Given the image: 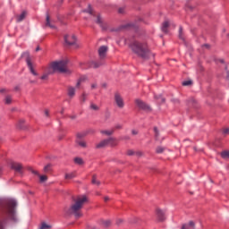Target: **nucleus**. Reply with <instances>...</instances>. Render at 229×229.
<instances>
[{
  "label": "nucleus",
  "instance_id": "1",
  "mask_svg": "<svg viewBox=\"0 0 229 229\" xmlns=\"http://www.w3.org/2000/svg\"><path fill=\"white\" fill-rule=\"evenodd\" d=\"M130 47L131 51H133L137 56L142 58V60H151V58H155V54L151 53L146 42L134 40L130 44Z\"/></svg>",
  "mask_w": 229,
  "mask_h": 229
},
{
  "label": "nucleus",
  "instance_id": "2",
  "mask_svg": "<svg viewBox=\"0 0 229 229\" xmlns=\"http://www.w3.org/2000/svg\"><path fill=\"white\" fill-rule=\"evenodd\" d=\"M17 207V201L15 199H10L5 201V203L1 206L2 216L4 219H10V221H17V212L15 208Z\"/></svg>",
  "mask_w": 229,
  "mask_h": 229
},
{
  "label": "nucleus",
  "instance_id": "3",
  "mask_svg": "<svg viewBox=\"0 0 229 229\" xmlns=\"http://www.w3.org/2000/svg\"><path fill=\"white\" fill-rule=\"evenodd\" d=\"M87 201H89V199H87L85 195L77 197L73 199L70 208L66 210V214L74 216L76 219L82 217L83 213H81V208H83V205H85Z\"/></svg>",
  "mask_w": 229,
  "mask_h": 229
},
{
  "label": "nucleus",
  "instance_id": "4",
  "mask_svg": "<svg viewBox=\"0 0 229 229\" xmlns=\"http://www.w3.org/2000/svg\"><path fill=\"white\" fill-rule=\"evenodd\" d=\"M50 69L57 72H69L67 60L55 61L50 64Z\"/></svg>",
  "mask_w": 229,
  "mask_h": 229
},
{
  "label": "nucleus",
  "instance_id": "5",
  "mask_svg": "<svg viewBox=\"0 0 229 229\" xmlns=\"http://www.w3.org/2000/svg\"><path fill=\"white\" fill-rule=\"evenodd\" d=\"M21 57L25 58V62H26L27 66L30 69L31 74H33V76H38V73L37 72H35V69H33V64L31 63V56H30V52H24L21 55Z\"/></svg>",
  "mask_w": 229,
  "mask_h": 229
},
{
  "label": "nucleus",
  "instance_id": "6",
  "mask_svg": "<svg viewBox=\"0 0 229 229\" xmlns=\"http://www.w3.org/2000/svg\"><path fill=\"white\" fill-rule=\"evenodd\" d=\"M88 13L89 15H94L96 17L95 22L102 28V30H106V26L103 23V18H101V15L99 14H94V11H92V7L89 6V9L87 10Z\"/></svg>",
  "mask_w": 229,
  "mask_h": 229
},
{
  "label": "nucleus",
  "instance_id": "7",
  "mask_svg": "<svg viewBox=\"0 0 229 229\" xmlns=\"http://www.w3.org/2000/svg\"><path fill=\"white\" fill-rule=\"evenodd\" d=\"M114 103L118 108H124V99L119 93L114 94Z\"/></svg>",
  "mask_w": 229,
  "mask_h": 229
},
{
  "label": "nucleus",
  "instance_id": "8",
  "mask_svg": "<svg viewBox=\"0 0 229 229\" xmlns=\"http://www.w3.org/2000/svg\"><path fill=\"white\" fill-rule=\"evenodd\" d=\"M135 103H136L137 106L140 107L141 110H145L146 112H150L151 106H149L144 101L138 98L135 100Z\"/></svg>",
  "mask_w": 229,
  "mask_h": 229
},
{
  "label": "nucleus",
  "instance_id": "9",
  "mask_svg": "<svg viewBox=\"0 0 229 229\" xmlns=\"http://www.w3.org/2000/svg\"><path fill=\"white\" fill-rule=\"evenodd\" d=\"M64 42L66 46H74L76 44V37L74 35H66Z\"/></svg>",
  "mask_w": 229,
  "mask_h": 229
},
{
  "label": "nucleus",
  "instance_id": "10",
  "mask_svg": "<svg viewBox=\"0 0 229 229\" xmlns=\"http://www.w3.org/2000/svg\"><path fill=\"white\" fill-rule=\"evenodd\" d=\"M156 216H157V219L159 223L164 222V220L165 219V211L157 208L156 210Z\"/></svg>",
  "mask_w": 229,
  "mask_h": 229
},
{
  "label": "nucleus",
  "instance_id": "11",
  "mask_svg": "<svg viewBox=\"0 0 229 229\" xmlns=\"http://www.w3.org/2000/svg\"><path fill=\"white\" fill-rule=\"evenodd\" d=\"M11 169H13L16 173H22V165L17 162H11L10 164Z\"/></svg>",
  "mask_w": 229,
  "mask_h": 229
},
{
  "label": "nucleus",
  "instance_id": "12",
  "mask_svg": "<svg viewBox=\"0 0 229 229\" xmlns=\"http://www.w3.org/2000/svg\"><path fill=\"white\" fill-rule=\"evenodd\" d=\"M108 51V47L102 46L99 47L98 49V55L101 60H103V58H105V56H106V52Z\"/></svg>",
  "mask_w": 229,
  "mask_h": 229
},
{
  "label": "nucleus",
  "instance_id": "13",
  "mask_svg": "<svg viewBox=\"0 0 229 229\" xmlns=\"http://www.w3.org/2000/svg\"><path fill=\"white\" fill-rule=\"evenodd\" d=\"M30 171L33 174L39 176V180H40L41 183H43L44 182H47V177L46 175H40L38 171L33 170V169H30Z\"/></svg>",
  "mask_w": 229,
  "mask_h": 229
},
{
  "label": "nucleus",
  "instance_id": "14",
  "mask_svg": "<svg viewBox=\"0 0 229 229\" xmlns=\"http://www.w3.org/2000/svg\"><path fill=\"white\" fill-rule=\"evenodd\" d=\"M101 65H103V62L97 63V62L92 61V62L89 63L88 67H90L93 69H98V67H101Z\"/></svg>",
  "mask_w": 229,
  "mask_h": 229
},
{
  "label": "nucleus",
  "instance_id": "15",
  "mask_svg": "<svg viewBox=\"0 0 229 229\" xmlns=\"http://www.w3.org/2000/svg\"><path fill=\"white\" fill-rule=\"evenodd\" d=\"M106 146H108V141L106 140H103L102 141H100L98 144L96 145V148L98 149H101L103 148H106Z\"/></svg>",
  "mask_w": 229,
  "mask_h": 229
},
{
  "label": "nucleus",
  "instance_id": "16",
  "mask_svg": "<svg viewBox=\"0 0 229 229\" xmlns=\"http://www.w3.org/2000/svg\"><path fill=\"white\" fill-rule=\"evenodd\" d=\"M107 140V146H117V140L114 137H110L106 139Z\"/></svg>",
  "mask_w": 229,
  "mask_h": 229
},
{
  "label": "nucleus",
  "instance_id": "17",
  "mask_svg": "<svg viewBox=\"0 0 229 229\" xmlns=\"http://www.w3.org/2000/svg\"><path fill=\"white\" fill-rule=\"evenodd\" d=\"M51 74H53V70H51V68H48L47 71H46L41 76V80H47L49 78V75Z\"/></svg>",
  "mask_w": 229,
  "mask_h": 229
},
{
  "label": "nucleus",
  "instance_id": "18",
  "mask_svg": "<svg viewBox=\"0 0 229 229\" xmlns=\"http://www.w3.org/2000/svg\"><path fill=\"white\" fill-rule=\"evenodd\" d=\"M168 28H169V21H165V22H163L162 27H161L163 33H167Z\"/></svg>",
  "mask_w": 229,
  "mask_h": 229
},
{
  "label": "nucleus",
  "instance_id": "19",
  "mask_svg": "<svg viewBox=\"0 0 229 229\" xmlns=\"http://www.w3.org/2000/svg\"><path fill=\"white\" fill-rule=\"evenodd\" d=\"M194 222L190 221L189 224H185L182 226V229H194Z\"/></svg>",
  "mask_w": 229,
  "mask_h": 229
},
{
  "label": "nucleus",
  "instance_id": "20",
  "mask_svg": "<svg viewBox=\"0 0 229 229\" xmlns=\"http://www.w3.org/2000/svg\"><path fill=\"white\" fill-rule=\"evenodd\" d=\"M46 26H47L48 28H51L52 30H55V25L52 24L51 19L49 18V15H47Z\"/></svg>",
  "mask_w": 229,
  "mask_h": 229
},
{
  "label": "nucleus",
  "instance_id": "21",
  "mask_svg": "<svg viewBox=\"0 0 229 229\" xmlns=\"http://www.w3.org/2000/svg\"><path fill=\"white\" fill-rule=\"evenodd\" d=\"M76 144L78 146H80V148H87V141L83 140H76Z\"/></svg>",
  "mask_w": 229,
  "mask_h": 229
},
{
  "label": "nucleus",
  "instance_id": "22",
  "mask_svg": "<svg viewBox=\"0 0 229 229\" xmlns=\"http://www.w3.org/2000/svg\"><path fill=\"white\" fill-rule=\"evenodd\" d=\"M26 11H23L20 15L17 16V22H22V20L26 19Z\"/></svg>",
  "mask_w": 229,
  "mask_h": 229
},
{
  "label": "nucleus",
  "instance_id": "23",
  "mask_svg": "<svg viewBox=\"0 0 229 229\" xmlns=\"http://www.w3.org/2000/svg\"><path fill=\"white\" fill-rule=\"evenodd\" d=\"M75 94H76V89L72 87H69L68 88V96H69V98H74Z\"/></svg>",
  "mask_w": 229,
  "mask_h": 229
},
{
  "label": "nucleus",
  "instance_id": "24",
  "mask_svg": "<svg viewBox=\"0 0 229 229\" xmlns=\"http://www.w3.org/2000/svg\"><path fill=\"white\" fill-rule=\"evenodd\" d=\"M127 155L129 157H133V155H136L137 157H142V152H135L133 150H128Z\"/></svg>",
  "mask_w": 229,
  "mask_h": 229
},
{
  "label": "nucleus",
  "instance_id": "25",
  "mask_svg": "<svg viewBox=\"0 0 229 229\" xmlns=\"http://www.w3.org/2000/svg\"><path fill=\"white\" fill-rule=\"evenodd\" d=\"M73 161L77 165H83L85 164V161H83V158L81 157H75Z\"/></svg>",
  "mask_w": 229,
  "mask_h": 229
},
{
  "label": "nucleus",
  "instance_id": "26",
  "mask_svg": "<svg viewBox=\"0 0 229 229\" xmlns=\"http://www.w3.org/2000/svg\"><path fill=\"white\" fill-rule=\"evenodd\" d=\"M86 80H87V77L81 76V77L78 80V81H77V83H76V88H77V89H80V85H81V84L83 83V81H86Z\"/></svg>",
  "mask_w": 229,
  "mask_h": 229
},
{
  "label": "nucleus",
  "instance_id": "27",
  "mask_svg": "<svg viewBox=\"0 0 229 229\" xmlns=\"http://www.w3.org/2000/svg\"><path fill=\"white\" fill-rule=\"evenodd\" d=\"M65 180H72V178H76V173L72 172L70 174H65Z\"/></svg>",
  "mask_w": 229,
  "mask_h": 229
},
{
  "label": "nucleus",
  "instance_id": "28",
  "mask_svg": "<svg viewBox=\"0 0 229 229\" xmlns=\"http://www.w3.org/2000/svg\"><path fill=\"white\" fill-rule=\"evenodd\" d=\"M91 183L93 185H98V186L101 185V182L98 180V177L96 175H93Z\"/></svg>",
  "mask_w": 229,
  "mask_h": 229
},
{
  "label": "nucleus",
  "instance_id": "29",
  "mask_svg": "<svg viewBox=\"0 0 229 229\" xmlns=\"http://www.w3.org/2000/svg\"><path fill=\"white\" fill-rule=\"evenodd\" d=\"M100 225L104 226L105 228H108V226L111 225L110 220H101Z\"/></svg>",
  "mask_w": 229,
  "mask_h": 229
},
{
  "label": "nucleus",
  "instance_id": "30",
  "mask_svg": "<svg viewBox=\"0 0 229 229\" xmlns=\"http://www.w3.org/2000/svg\"><path fill=\"white\" fill-rule=\"evenodd\" d=\"M114 131H115L114 129H111L109 131H101L102 135H114Z\"/></svg>",
  "mask_w": 229,
  "mask_h": 229
},
{
  "label": "nucleus",
  "instance_id": "31",
  "mask_svg": "<svg viewBox=\"0 0 229 229\" xmlns=\"http://www.w3.org/2000/svg\"><path fill=\"white\" fill-rule=\"evenodd\" d=\"M221 157H222V158L228 159L229 158V151L228 150L223 151L221 153Z\"/></svg>",
  "mask_w": 229,
  "mask_h": 229
},
{
  "label": "nucleus",
  "instance_id": "32",
  "mask_svg": "<svg viewBox=\"0 0 229 229\" xmlns=\"http://www.w3.org/2000/svg\"><path fill=\"white\" fill-rule=\"evenodd\" d=\"M5 105H12V96L8 95L5 97Z\"/></svg>",
  "mask_w": 229,
  "mask_h": 229
},
{
  "label": "nucleus",
  "instance_id": "33",
  "mask_svg": "<svg viewBox=\"0 0 229 229\" xmlns=\"http://www.w3.org/2000/svg\"><path fill=\"white\" fill-rule=\"evenodd\" d=\"M182 85H183V87H189V86L192 85V81H182Z\"/></svg>",
  "mask_w": 229,
  "mask_h": 229
},
{
  "label": "nucleus",
  "instance_id": "34",
  "mask_svg": "<svg viewBox=\"0 0 229 229\" xmlns=\"http://www.w3.org/2000/svg\"><path fill=\"white\" fill-rule=\"evenodd\" d=\"M87 101V94L83 93L81 97V103H85Z\"/></svg>",
  "mask_w": 229,
  "mask_h": 229
},
{
  "label": "nucleus",
  "instance_id": "35",
  "mask_svg": "<svg viewBox=\"0 0 229 229\" xmlns=\"http://www.w3.org/2000/svg\"><path fill=\"white\" fill-rule=\"evenodd\" d=\"M165 149V148H163V147H157V149H156V152H157V153H159V154H160V153H164Z\"/></svg>",
  "mask_w": 229,
  "mask_h": 229
},
{
  "label": "nucleus",
  "instance_id": "36",
  "mask_svg": "<svg viewBox=\"0 0 229 229\" xmlns=\"http://www.w3.org/2000/svg\"><path fill=\"white\" fill-rule=\"evenodd\" d=\"M182 31H183V29H182V27H180L179 29V38H181V40H183V35H182Z\"/></svg>",
  "mask_w": 229,
  "mask_h": 229
},
{
  "label": "nucleus",
  "instance_id": "37",
  "mask_svg": "<svg viewBox=\"0 0 229 229\" xmlns=\"http://www.w3.org/2000/svg\"><path fill=\"white\" fill-rule=\"evenodd\" d=\"M90 108L91 110H95V111L99 110V106H98L96 104H91Z\"/></svg>",
  "mask_w": 229,
  "mask_h": 229
},
{
  "label": "nucleus",
  "instance_id": "38",
  "mask_svg": "<svg viewBox=\"0 0 229 229\" xmlns=\"http://www.w3.org/2000/svg\"><path fill=\"white\" fill-rule=\"evenodd\" d=\"M25 121L24 120H20L18 122V128H20L21 130H22V124H24Z\"/></svg>",
  "mask_w": 229,
  "mask_h": 229
},
{
  "label": "nucleus",
  "instance_id": "39",
  "mask_svg": "<svg viewBox=\"0 0 229 229\" xmlns=\"http://www.w3.org/2000/svg\"><path fill=\"white\" fill-rule=\"evenodd\" d=\"M44 171H45V173H49V171H51V165H47L44 167Z\"/></svg>",
  "mask_w": 229,
  "mask_h": 229
},
{
  "label": "nucleus",
  "instance_id": "40",
  "mask_svg": "<svg viewBox=\"0 0 229 229\" xmlns=\"http://www.w3.org/2000/svg\"><path fill=\"white\" fill-rule=\"evenodd\" d=\"M123 28H135V24L133 23H128L126 25H123Z\"/></svg>",
  "mask_w": 229,
  "mask_h": 229
},
{
  "label": "nucleus",
  "instance_id": "41",
  "mask_svg": "<svg viewBox=\"0 0 229 229\" xmlns=\"http://www.w3.org/2000/svg\"><path fill=\"white\" fill-rule=\"evenodd\" d=\"M6 222L4 220H0V229H4V225Z\"/></svg>",
  "mask_w": 229,
  "mask_h": 229
},
{
  "label": "nucleus",
  "instance_id": "42",
  "mask_svg": "<svg viewBox=\"0 0 229 229\" xmlns=\"http://www.w3.org/2000/svg\"><path fill=\"white\" fill-rule=\"evenodd\" d=\"M156 99H161V103H164L165 101V99L164 98H162V96H155Z\"/></svg>",
  "mask_w": 229,
  "mask_h": 229
},
{
  "label": "nucleus",
  "instance_id": "43",
  "mask_svg": "<svg viewBox=\"0 0 229 229\" xmlns=\"http://www.w3.org/2000/svg\"><path fill=\"white\" fill-rule=\"evenodd\" d=\"M83 137H85V135H83L81 133H78L77 134V140H81V139H83Z\"/></svg>",
  "mask_w": 229,
  "mask_h": 229
},
{
  "label": "nucleus",
  "instance_id": "44",
  "mask_svg": "<svg viewBox=\"0 0 229 229\" xmlns=\"http://www.w3.org/2000/svg\"><path fill=\"white\" fill-rule=\"evenodd\" d=\"M223 133H224L225 135H229V128L224 129V130H223Z\"/></svg>",
  "mask_w": 229,
  "mask_h": 229
},
{
  "label": "nucleus",
  "instance_id": "45",
  "mask_svg": "<svg viewBox=\"0 0 229 229\" xmlns=\"http://www.w3.org/2000/svg\"><path fill=\"white\" fill-rule=\"evenodd\" d=\"M115 130H121V128H123V126L121 124H117L114 126Z\"/></svg>",
  "mask_w": 229,
  "mask_h": 229
},
{
  "label": "nucleus",
  "instance_id": "46",
  "mask_svg": "<svg viewBox=\"0 0 229 229\" xmlns=\"http://www.w3.org/2000/svg\"><path fill=\"white\" fill-rule=\"evenodd\" d=\"M154 131L156 133V137H158V129L157 127L154 128Z\"/></svg>",
  "mask_w": 229,
  "mask_h": 229
},
{
  "label": "nucleus",
  "instance_id": "47",
  "mask_svg": "<svg viewBox=\"0 0 229 229\" xmlns=\"http://www.w3.org/2000/svg\"><path fill=\"white\" fill-rule=\"evenodd\" d=\"M97 88H98V84H96V83L91 84V89H97Z\"/></svg>",
  "mask_w": 229,
  "mask_h": 229
},
{
  "label": "nucleus",
  "instance_id": "48",
  "mask_svg": "<svg viewBox=\"0 0 229 229\" xmlns=\"http://www.w3.org/2000/svg\"><path fill=\"white\" fill-rule=\"evenodd\" d=\"M131 133H132V135H138V134H139V131H135V130H132V131H131Z\"/></svg>",
  "mask_w": 229,
  "mask_h": 229
},
{
  "label": "nucleus",
  "instance_id": "49",
  "mask_svg": "<svg viewBox=\"0 0 229 229\" xmlns=\"http://www.w3.org/2000/svg\"><path fill=\"white\" fill-rule=\"evenodd\" d=\"M118 12H119V13H124V8H120V9L118 10Z\"/></svg>",
  "mask_w": 229,
  "mask_h": 229
},
{
  "label": "nucleus",
  "instance_id": "50",
  "mask_svg": "<svg viewBox=\"0 0 229 229\" xmlns=\"http://www.w3.org/2000/svg\"><path fill=\"white\" fill-rule=\"evenodd\" d=\"M45 115H46L47 117H49V111H48V110H46V111H45Z\"/></svg>",
  "mask_w": 229,
  "mask_h": 229
},
{
  "label": "nucleus",
  "instance_id": "51",
  "mask_svg": "<svg viewBox=\"0 0 229 229\" xmlns=\"http://www.w3.org/2000/svg\"><path fill=\"white\" fill-rule=\"evenodd\" d=\"M104 199H105V201H109V200H110V198L105 197Z\"/></svg>",
  "mask_w": 229,
  "mask_h": 229
},
{
  "label": "nucleus",
  "instance_id": "52",
  "mask_svg": "<svg viewBox=\"0 0 229 229\" xmlns=\"http://www.w3.org/2000/svg\"><path fill=\"white\" fill-rule=\"evenodd\" d=\"M203 47H208V48H209V47H210V45L206 44V45H204Z\"/></svg>",
  "mask_w": 229,
  "mask_h": 229
},
{
  "label": "nucleus",
  "instance_id": "53",
  "mask_svg": "<svg viewBox=\"0 0 229 229\" xmlns=\"http://www.w3.org/2000/svg\"><path fill=\"white\" fill-rule=\"evenodd\" d=\"M0 92H1V93L6 92V89H0Z\"/></svg>",
  "mask_w": 229,
  "mask_h": 229
},
{
  "label": "nucleus",
  "instance_id": "54",
  "mask_svg": "<svg viewBox=\"0 0 229 229\" xmlns=\"http://www.w3.org/2000/svg\"><path fill=\"white\" fill-rule=\"evenodd\" d=\"M219 62H220V64H225V60H223V59H220Z\"/></svg>",
  "mask_w": 229,
  "mask_h": 229
},
{
  "label": "nucleus",
  "instance_id": "55",
  "mask_svg": "<svg viewBox=\"0 0 229 229\" xmlns=\"http://www.w3.org/2000/svg\"><path fill=\"white\" fill-rule=\"evenodd\" d=\"M124 139H125L126 140H130V137H128V136L125 137Z\"/></svg>",
  "mask_w": 229,
  "mask_h": 229
},
{
  "label": "nucleus",
  "instance_id": "56",
  "mask_svg": "<svg viewBox=\"0 0 229 229\" xmlns=\"http://www.w3.org/2000/svg\"><path fill=\"white\" fill-rule=\"evenodd\" d=\"M36 51H40V47H38L36 48Z\"/></svg>",
  "mask_w": 229,
  "mask_h": 229
},
{
  "label": "nucleus",
  "instance_id": "57",
  "mask_svg": "<svg viewBox=\"0 0 229 229\" xmlns=\"http://www.w3.org/2000/svg\"><path fill=\"white\" fill-rule=\"evenodd\" d=\"M102 87H104V89H106V84H103Z\"/></svg>",
  "mask_w": 229,
  "mask_h": 229
},
{
  "label": "nucleus",
  "instance_id": "58",
  "mask_svg": "<svg viewBox=\"0 0 229 229\" xmlns=\"http://www.w3.org/2000/svg\"><path fill=\"white\" fill-rule=\"evenodd\" d=\"M72 119H76V116H72Z\"/></svg>",
  "mask_w": 229,
  "mask_h": 229
},
{
  "label": "nucleus",
  "instance_id": "59",
  "mask_svg": "<svg viewBox=\"0 0 229 229\" xmlns=\"http://www.w3.org/2000/svg\"><path fill=\"white\" fill-rule=\"evenodd\" d=\"M119 223H123V220H119V221H118V224H119Z\"/></svg>",
  "mask_w": 229,
  "mask_h": 229
},
{
  "label": "nucleus",
  "instance_id": "60",
  "mask_svg": "<svg viewBox=\"0 0 229 229\" xmlns=\"http://www.w3.org/2000/svg\"><path fill=\"white\" fill-rule=\"evenodd\" d=\"M30 83H35V81H30Z\"/></svg>",
  "mask_w": 229,
  "mask_h": 229
},
{
  "label": "nucleus",
  "instance_id": "61",
  "mask_svg": "<svg viewBox=\"0 0 229 229\" xmlns=\"http://www.w3.org/2000/svg\"><path fill=\"white\" fill-rule=\"evenodd\" d=\"M91 229H96V226H92Z\"/></svg>",
  "mask_w": 229,
  "mask_h": 229
},
{
  "label": "nucleus",
  "instance_id": "62",
  "mask_svg": "<svg viewBox=\"0 0 229 229\" xmlns=\"http://www.w3.org/2000/svg\"><path fill=\"white\" fill-rule=\"evenodd\" d=\"M0 171H1V168H0Z\"/></svg>",
  "mask_w": 229,
  "mask_h": 229
}]
</instances>
